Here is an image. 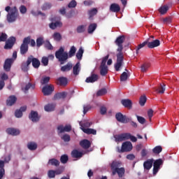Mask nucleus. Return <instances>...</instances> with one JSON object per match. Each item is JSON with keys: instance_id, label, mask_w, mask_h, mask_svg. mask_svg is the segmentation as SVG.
Listing matches in <instances>:
<instances>
[{"instance_id": "obj_31", "label": "nucleus", "mask_w": 179, "mask_h": 179, "mask_svg": "<svg viewBox=\"0 0 179 179\" xmlns=\"http://www.w3.org/2000/svg\"><path fill=\"white\" fill-rule=\"evenodd\" d=\"M68 96L66 92H59L54 96L55 100H60V99H65Z\"/></svg>"}, {"instance_id": "obj_11", "label": "nucleus", "mask_w": 179, "mask_h": 179, "mask_svg": "<svg viewBox=\"0 0 179 179\" xmlns=\"http://www.w3.org/2000/svg\"><path fill=\"white\" fill-rule=\"evenodd\" d=\"M54 85H46L43 87L42 92L43 93L44 96H50V94H52V92H54Z\"/></svg>"}, {"instance_id": "obj_52", "label": "nucleus", "mask_w": 179, "mask_h": 179, "mask_svg": "<svg viewBox=\"0 0 179 179\" xmlns=\"http://www.w3.org/2000/svg\"><path fill=\"white\" fill-rule=\"evenodd\" d=\"M136 118L138 122L141 124L142 125H143V124H145V122H146V119H145V117H142V116H139V115H136Z\"/></svg>"}, {"instance_id": "obj_60", "label": "nucleus", "mask_w": 179, "mask_h": 179, "mask_svg": "<svg viewBox=\"0 0 179 179\" xmlns=\"http://www.w3.org/2000/svg\"><path fill=\"white\" fill-rule=\"evenodd\" d=\"M76 5H78V3H76V1L72 0V1L68 4V7H69V8H76Z\"/></svg>"}, {"instance_id": "obj_22", "label": "nucleus", "mask_w": 179, "mask_h": 179, "mask_svg": "<svg viewBox=\"0 0 179 179\" xmlns=\"http://www.w3.org/2000/svg\"><path fill=\"white\" fill-rule=\"evenodd\" d=\"M121 167V162L120 161H113V162L110 164V169L112 171H115V170H118Z\"/></svg>"}, {"instance_id": "obj_4", "label": "nucleus", "mask_w": 179, "mask_h": 179, "mask_svg": "<svg viewBox=\"0 0 179 179\" xmlns=\"http://www.w3.org/2000/svg\"><path fill=\"white\" fill-rule=\"evenodd\" d=\"M7 40V41H6ZM4 50H12L15 43H16V38L15 36H10L8 39V35L3 32L0 34V43L5 42Z\"/></svg>"}, {"instance_id": "obj_10", "label": "nucleus", "mask_w": 179, "mask_h": 179, "mask_svg": "<svg viewBox=\"0 0 179 179\" xmlns=\"http://www.w3.org/2000/svg\"><path fill=\"white\" fill-rule=\"evenodd\" d=\"M163 164V159H158L155 160L153 163V174L156 176L157 173H159V170H160V166Z\"/></svg>"}, {"instance_id": "obj_58", "label": "nucleus", "mask_w": 179, "mask_h": 179, "mask_svg": "<svg viewBox=\"0 0 179 179\" xmlns=\"http://www.w3.org/2000/svg\"><path fill=\"white\" fill-rule=\"evenodd\" d=\"M100 113L101 115H106V114H107V108H106V106H101Z\"/></svg>"}, {"instance_id": "obj_2", "label": "nucleus", "mask_w": 179, "mask_h": 179, "mask_svg": "<svg viewBox=\"0 0 179 179\" xmlns=\"http://www.w3.org/2000/svg\"><path fill=\"white\" fill-rule=\"evenodd\" d=\"M75 54H76V48H75V46L71 48L69 54L65 52V49L63 47H60L59 49L55 52V55L59 62H60V65H64V64L68 61V58L75 57Z\"/></svg>"}, {"instance_id": "obj_54", "label": "nucleus", "mask_w": 179, "mask_h": 179, "mask_svg": "<svg viewBox=\"0 0 179 179\" xmlns=\"http://www.w3.org/2000/svg\"><path fill=\"white\" fill-rule=\"evenodd\" d=\"M48 176L49 178H55V171L49 170L48 172Z\"/></svg>"}, {"instance_id": "obj_48", "label": "nucleus", "mask_w": 179, "mask_h": 179, "mask_svg": "<svg viewBox=\"0 0 179 179\" xmlns=\"http://www.w3.org/2000/svg\"><path fill=\"white\" fill-rule=\"evenodd\" d=\"M53 38H54V40H55V41H61L62 36H61V34H59L58 32H55L53 34Z\"/></svg>"}, {"instance_id": "obj_44", "label": "nucleus", "mask_w": 179, "mask_h": 179, "mask_svg": "<svg viewBox=\"0 0 179 179\" xmlns=\"http://www.w3.org/2000/svg\"><path fill=\"white\" fill-rule=\"evenodd\" d=\"M145 45H148V40L144 41L143 43L139 44L137 46V48L136 50V55H138V54H139V50H141V48H143V47H145Z\"/></svg>"}, {"instance_id": "obj_53", "label": "nucleus", "mask_w": 179, "mask_h": 179, "mask_svg": "<svg viewBox=\"0 0 179 179\" xmlns=\"http://www.w3.org/2000/svg\"><path fill=\"white\" fill-rule=\"evenodd\" d=\"M42 10H48V9H51V3H45L41 7Z\"/></svg>"}, {"instance_id": "obj_21", "label": "nucleus", "mask_w": 179, "mask_h": 179, "mask_svg": "<svg viewBox=\"0 0 179 179\" xmlns=\"http://www.w3.org/2000/svg\"><path fill=\"white\" fill-rule=\"evenodd\" d=\"M17 98L15 96V95L10 96L6 100V106L9 107H12L15 103H16Z\"/></svg>"}, {"instance_id": "obj_49", "label": "nucleus", "mask_w": 179, "mask_h": 179, "mask_svg": "<svg viewBox=\"0 0 179 179\" xmlns=\"http://www.w3.org/2000/svg\"><path fill=\"white\" fill-rule=\"evenodd\" d=\"M107 93V90L106 88H103L101 90H99L97 92H96V96H104V94H106Z\"/></svg>"}, {"instance_id": "obj_50", "label": "nucleus", "mask_w": 179, "mask_h": 179, "mask_svg": "<svg viewBox=\"0 0 179 179\" xmlns=\"http://www.w3.org/2000/svg\"><path fill=\"white\" fill-rule=\"evenodd\" d=\"M86 30V26L85 25H80L77 27V33H85V31Z\"/></svg>"}, {"instance_id": "obj_64", "label": "nucleus", "mask_w": 179, "mask_h": 179, "mask_svg": "<svg viewBox=\"0 0 179 179\" xmlns=\"http://www.w3.org/2000/svg\"><path fill=\"white\" fill-rule=\"evenodd\" d=\"M163 22L164 24H170V23L171 22V17H168L164 18Z\"/></svg>"}, {"instance_id": "obj_39", "label": "nucleus", "mask_w": 179, "mask_h": 179, "mask_svg": "<svg viewBox=\"0 0 179 179\" xmlns=\"http://www.w3.org/2000/svg\"><path fill=\"white\" fill-rule=\"evenodd\" d=\"M128 78H129V75L128 74L127 72H123L120 75V82H127L128 80Z\"/></svg>"}, {"instance_id": "obj_51", "label": "nucleus", "mask_w": 179, "mask_h": 179, "mask_svg": "<svg viewBox=\"0 0 179 179\" xmlns=\"http://www.w3.org/2000/svg\"><path fill=\"white\" fill-rule=\"evenodd\" d=\"M83 57V49L80 48L76 53V58L77 59H82V57Z\"/></svg>"}, {"instance_id": "obj_12", "label": "nucleus", "mask_w": 179, "mask_h": 179, "mask_svg": "<svg viewBox=\"0 0 179 179\" xmlns=\"http://www.w3.org/2000/svg\"><path fill=\"white\" fill-rule=\"evenodd\" d=\"M57 130L59 134H62L64 132H71V131H72V127L71 124L66 125L64 127L63 125H59L57 127Z\"/></svg>"}, {"instance_id": "obj_19", "label": "nucleus", "mask_w": 179, "mask_h": 179, "mask_svg": "<svg viewBox=\"0 0 179 179\" xmlns=\"http://www.w3.org/2000/svg\"><path fill=\"white\" fill-rule=\"evenodd\" d=\"M147 45L148 48H156V47H159V45H160V41L159 39L154 40L151 42L148 41Z\"/></svg>"}, {"instance_id": "obj_57", "label": "nucleus", "mask_w": 179, "mask_h": 179, "mask_svg": "<svg viewBox=\"0 0 179 179\" xmlns=\"http://www.w3.org/2000/svg\"><path fill=\"white\" fill-rule=\"evenodd\" d=\"M41 63L44 66H47L48 65V57H43L41 59Z\"/></svg>"}, {"instance_id": "obj_13", "label": "nucleus", "mask_w": 179, "mask_h": 179, "mask_svg": "<svg viewBox=\"0 0 179 179\" xmlns=\"http://www.w3.org/2000/svg\"><path fill=\"white\" fill-rule=\"evenodd\" d=\"M128 136H129L128 133H123L115 136V139L116 142H123V141H128Z\"/></svg>"}, {"instance_id": "obj_18", "label": "nucleus", "mask_w": 179, "mask_h": 179, "mask_svg": "<svg viewBox=\"0 0 179 179\" xmlns=\"http://www.w3.org/2000/svg\"><path fill=\"white\" fill-rule=\"evenodd\" d=\"M121 104H122V106H124L125 108H128L129 110H131V108H132V101H131V99H122Z\"/></svg>"}, {"instance_id": "obj_7", "label": "nucleus", "mask_w": 179, "mask_h": 179, "mask_svg": "<svg viewBox=\"0 0 179 179\" xmlns=\"http://www.w3.org/2000/svg\"><path fill=\"white\" fill-rule=\"evenodd\" d=\"M132 150V143L131 141H125L122 144V148L117 147V152L119 153H124V152H131Z\"/></svg>"}, {"instance_id": "obj_33", "label": "nucleus", "mask_w": 179, "mask_h": 179, "mask_svg": "<svg viewBox=\"0 0 179 179\" xmlns=\"http://www.w3.org/2000/svg\"><path fill=\"white\" fill-rule=\"evenodd\" d=\"M83 132L87 134V135H96V134H97V131L94 129L83 128Z\"/></svg>"}, {"instance_id": "obj_27", "label": "nucleus", "mask_w": 179, "mask_h": 179, "mask_svg": "<svg viewBox=\"0 0 179 179\" xmlns=\"http://www.w3.org/2000/svg\"><path fill=\"white\" fill-rule=\"evenodd\" d=\"M73 68L72 63L68 62L66 65L62 66L60 69L62 72H69Z\"/></svg>"}, {"instance_id": "obj_36", "label": "nucleus", "mask_w": 179, "mask_h": 179, "mask_svg": "<svg viewBox=\"0 0 179 179\" xmlns=\"http://www.w3.org/2000/svg\"><path fill=\"white\" fill-rule=\"evenodd\" d=\"M97 8H94L90 10H88V16H89V19L90 20H92V19H93V16H96V15H97Z\"/></svg>"}, {"instance_id": "obj_47", "label": "nucleus", "mask_w": 179, "mask_h": 179, "mask_svg": "<svg viewBox=\"0 0 179 179\" xmlns=\"http://www.w3.org/2000/svg\"><path fill=\"white\" fill-rule=\"evenodd\" d=\"M146 100H148V99L145 95H143L140 97L139 104L140 106H141V107H143V106H145V104L146 103Z\"/></svg>"}, {"instance_id": "obj_56", "label": "nucleus", "mask_w": 179, "mask_h": 179, "mask_svg": "<svg viewBox=\"0 0 179 179\" xmlns=\"http://www.w3.org/2000/svg\"><path fill=\"white\" fill-rule=\"evenodd\" d=\"M62 141L64 142H70L71 141V136L69 134H64L63 136L62 137Z\"/></svg>"}, {"instance_id": "obj_20", "label": "nucleus", "mask_w": 179, "mask_h": 179, "mask_svg": "<svg viewBox=\"0 0 179 179\" xmlns=\"http://www.w3.org/2000/svg\"><path fill=\"white\" fill-rule=\"evenodd\" d=\"M80 146H81L83 149H89V148L92 146V143L87 139H84L80 142Z\"/></svg>"}, {"instance_id": "obj_62", "label": "nucleus", "mask_w": 179, "mask_h": 179, "mask_svg": "<svg viewBox=\"0 0 179 179\" xmlns=\"http://www.w3.org/2000/svg\"><path fill=\"white\" fill-rule=\"evenodd\" d=\"M128 139H130L131 142H136L138 141V138L134 136L131 135V134L128 133Z\"/></svg>"}, {"instance_id": "obj_42", "label": "nucleus", "mask_w": 179, "mask_h": 179, "mask_svg": "<svg viewBox=\"0 0 179 179\" xmlns=\"http://www.w3.org/2000/svg\"><path fill=\"white\" fill-rule=\"evenodd\" d=\"M93 123L92 122H87L85 121L83 123H80V126L81 129L83 130V128H89L92 126Z\"/></svg>"}, {"instance_id": "obj_23", "label": "nucleus", "mask_w": 179, "mask_h": 179, "mask_svg": "<svg viewBox=\"0 0 179 179\" xmlns=\"http://www.w3.org/2000/svg\"><path fill=\"white\" fill-rule=\"evenodd\" d=\"M35 87L36 85L31 84V83H28L24 87H22V90L24 92V93H27L30 89L34 90Z\"/></svg>"}, {"instance_id": "obj_59", "label": "nucleus", "mask_w": 179, "mask_h": 179, "mask_svg": "<svg viewBox=\"0 0 179 179\" xmlns=\"http://www.w3.org/2000/svg\"><path fill=\"white\" fill-rule=\"evenodd\" d=\"M149 64H144L141 66V72H146L148 69H149Z\"/></svg>"}, {"instance_id": "obj_32", "label": "nucleus", "mask_w": 179, "mask_h": 179, "mask_svg": "<svg viewBox=\"0 0 179 179\" xmlns=\"http://www.w3.org/2000/svg\"><path fill=\"white\" fill-rule=\"evenodd\" d=\"M49 27L52 29V30H55L57 27H62V22L58 21L55 22H51L49 24Z\"/></svg>"}, {"instance_id": "obj_43", "label": "nucleus", "mask_w": 179, "mask_h": 179, "mask_svg": "<svg viewBox=\"0 0 179 179\" xmlns=\"http://www.w3.org/2000/svg\"><path fill=\"white\" fill-rule=\"evenodd\" d=\"M162 150H163V148H162V146L160 145H157L152 149V152L155 155H159V153H162Z\"/></svg>"}, {"instance_id": "obj_1", "label": "nucleus", "mask_w": 179, "mask_h": 179, "mask_svg": "<svg viewBox=\"0 0 179 179\" xmlns=\"http://www.w3.org/2000/svg\"><path fill=\"white\" fill-rule=\"evenodd\" d=\"M124 41H125V36L122 35L118 36L116 40L115 41V44L117 45V54L116 55L117 60L116 63L115 64V69L116 72H120L121 66L124 64V54L122 53V50H124Z\"/></svg>"}, {"instance_id": "obj_29", "label": "nucleus", "mask_w": 179, "mask_h": 179, "mask_svg": "<svg viewBox=\"0 0 179 179\" xmlns=\"http://www.w3.org/2000/svg\"><path fill=\"white\" fill-rule=\"evenodd\" d=\"M71 156L74 159H80L83 156V152H79L78 150H73L71 152Z\"/></svg>"}, {"instance_id": "obj_8", "label": "nucleus", "mask_w": 179, "mask_h": 179, "mask_svg": "<svg viewBox=\"0 0 179 179\" xmlns=\"http://www.w3.org/2000/svg\"><path fill=\"white\" fill-rule=\"evenodd\" d=\"M115 118L118 122H121L122 124H128V122H131V118L127 117V115H124L121 113H116Z\"/></svg>"}, {"instance_id": "obj_25", "label": "nucleus", "mask_w": 179, "mask_h": 179, "mask_svg": "<svg viewBox=\"0 0 179 179\" xmlns=\"http://www.w3.org/2000/svg\"><path fill=\"white\" fill-rule=\"evenodd\" d=\"M121 10V7H120V5L113 3L110 6V11L114 12L115 13H118Z\"/></svg>"}, {"instance_id": "obj_16", "label": "nucleus", "mask_w": 179, "mask_h": 179, "mask_svg": "<svg viewBox=\"0 0 179 179\" xmlns=\"http://www.w3.org/2000/svg\"><path fill=\"white\" fill-rule=\"evenodd\" d=\"M6 132L8 135H12L13 136H17V135L20 134V131H19V129H15V128H8L6 130Z\"/></svg>"}, {"instance_id": "obj_41", "label": "nucleus", "mask_w": 179, "mask_h": 179, "mask_svg": "<svg viewBox=\"0 0 179 179\" xmlns=\"http://www.w3.org/2000/svg\"><path fill=\"white\" fill-rule=\"evenodd\" d=\"M27 148L29 150H36V149H37V143L34 142H29L27 144Z\"/></svg>"}, {"instance_id": "obj_37", "label": "nucleus", "mask_w": 179, "mask_h": 179, "mask_svg": "<svg viewBox=\"0 0 179 179\" xmlns=\"http://www.w3.org/2000/svg\"><path fill=\"white\" fill-rule=\"evenodd\" d=\"M44 108L45 111H54L55 110V104L48 103V105L45 106Z\"/></svg>"}, {"instance_id": "obj_9", "label": "nucleus", "mask_w": 179, "mask_h": 179, "mask_svg": "<svg viewBox=\"0 0 179 179\" xmlns=\"http://www.w3.org/2000/svg\"><path fill=\"white\" fill-rule=\"evenodd\" d=\"M28 64H32V66L35 68V69H38L41 65L40 60L33 55L28 57Z\"/></svg>"}, {"instance_id": "obj_5", "label": "nucleus", "mask_w": 179, "mask_h": 179, "mask_svg": "<svg viewBox=\"0 0 179 179\" xmlns=\"http://www.w3.org/2000/svg\"><path fill=\"white\" fill-rule=\"evenodd\" d=\"M109 57H110V55H108L106 57H104L103 58H102V62L99 66L100 75L101 76H106V75H107V73H108V66H107V65H106V64H107V61L108 60Z\"/></svg>"}, {"instance_id": "obj_14", "label": "nucleus", "mask_w": 179, "mask_h": 179, "mask_svg": "<svg viewBox=\"0 0 179 179\" xmlns=\"http://www.w3.org/2000/svg\"><path fill=\"white\" fill-rule=\"evenodd\" d=\"M99 80V75L92 73L90 77H87L85 80L86 83H94Z\"/></svg>"}, {"instance_id": "obj_61", "label": "nucleus", "mask_w": 179, "mask_h": 179, "mask_svg": "<svg viewBox=\"0 0 179 179\" xmlns=\"http://www.w3.org/2000/svg\"><path fill=\"white\" fill-rule=\"evenodd\" d=\"M92 108V106L90 105H87L83 106V114H86L87 111H89Z\"/></svg>"}, {"instance_id": "obj_30", "label": "nucleus", "mask_w": 179, "mask_h": 179, "mask_svg": "<svg viewBox=\"0 0 179 179\" xmlns=\"http://www.w3.org/2000/svg\"><path fill=\"white\" fill-rule=\"evenodd\" d=\"M30 65V63H29V58H27V62H24L21 64V69L23 72H28L29 67V66Z\"/></svg>"}, {"instance_id": "obj_34", "label": "nucleus", "mask_w": 179, "mask_h": 179, "mask_svg": "<svg viewBox=\"0 0 179 179\" xmlns=\"http://www.w3.org/2000/svg\"><path fill=\"white\" fill-rule=\"evenodd\" d=\"M155 90L159 93L160 94H163L164 92H166V85L164 84H160V85L158 87V88H155Z\"/></svg>"}, {"instance_id": "obj_28", "label": "nucleus", "mask_w": 179, "mask_h": 179, "mask_svg": "<svg viewBox=\"0 0 179 179\" xmlns=\"http://www.w3.org/2000/svg\"><path fill=\"white\" fill-rule=\"evenodd\" d=\"M80 72V62H77L73 67V73L75 76H78Z\"/></svg>"}, {"instance_id": "obj_6", "label": "nucleus", "mask_w": 179, "mask_h": 179, "mask_svg": "<svg viewBox=\"0 0 179 179\" xmlns=\"http://www.w3.org/2000/svg\"><path fill=\"white\" fill-rule=\"evenodd\" d=\"M29 44H30V36H27L23 39L22 43L20 48V54L24 55L29 51Z\"/></svg>"}, {"instance_id": "obj_46", "label": "nucleus", "mask_w": 179, "mask_h": 179, "mask_svg": "<svg viewBox=\"0 0 179 179\" xmlns=\"http://www.w3.org/2000/svg\"><path fill=\"white\" fill-rule=\"evenodd\" d=\"M68 160H69V158L66 155H63L60 157V162L62 164H66V163H68Z\"/></svg>"}, {"instance_id": "obj_38", "label": "nucleus", "mask_w": 179, "mask_h": 179, "mask_svg": "<svg viewBox=\"0 0 179 179\" xmlns=\"http://www.w3.org/2000/svg\"><path fill=\"white\" fill-rule=\"evenodd\" d=\"M169 10V6H162L159 8V13H161L162 15H166V13H167V11Z\"/></svg>"}, {"instance_id": "obj_35", "label": "nucleus", "mask_w": 179, "mask_h": 179, "mask_svg": "<svg viewBox=\"0 0 179 179\" xmlns=\"http://www.w3.org/2000/svg\"><path fill=\"white\" fill-rule=\"evenodd\" d=\"M96 29H97V24L96 23L90 24L87 29L88 34H93V32L94 31V30H96Z\"/></svg>"}, {"instance_id": "obj_3", "label": "nucleus", "mask_w": 179, "mask_h": 179, "mask_svg": "<svg viewBox=\"0 0 179 179\" xmlns=\"http://www.w3.org/2000/svg\"><path fill=\"white\" fill-rule=\"evenodd\" d=\"M5 10L8 13L7 14V22H8V23L16 22V20L19 17L17 8H16V6L10 8V6H8L5 8Z\"/></svg>"}, {"instance_id": "obj_40", "label": "nucleus", "mask_w": 179, "mask_h": 179, "mask_svg": "<svg viewBox=\"0 0 179 179\" xmlns=\"http://www.w3.org/2000/svg\"><path fill=\"white\" fill-rule=\"evenodd\" d=\"M48 164H50V166H55V167H58V166H59V161L56 159H50L48 161Z\"/></svg>"}, {"instance_id": "obj_24", "label": "nucleus", "mask_w": 179, "mask_h": 179, "mask_svg": "<svg viewBox=\"0 0 179 179\" xmlns=\"http://www.w3.org/2000/svg\"><path fill=\"white\" fill-rule=\"evenodd\" d=\"M57 85H59V86H66V85H68V79L65 77H60L57 79Z\"/></svg>"}, {"instance_id": "obj_63", "label": "nucleus", "mask_w": 179, "mask_h": 179, "mask_svg": "<svg viewBox=\"0 0 179 179\" xmlns=\"http://www.w3.org/2000/svg\"><path fill=\"white\" fill-rule=\"evenodd\" d=\"M50 77H44L42 80H41V83L42 85H45L47 83H48V82H50Z\"/></svg>"}, {"instance_id": "obj_45", "label": "nucleus", "mask_w": 179, "mask_h": 179, "mask_svg": "<svg viewBox=\"0 0 179 179\" xmlns=\"http://www.w3.org/2000/svg\"><path fill=\"white\" fill-rule=\"evenodd\" d=\"M44 44V38L39 37L36 39V47L40 48Z\"/></svg>"}, {"instance_id": "obj_17", "label": "nucleus", "mask_w": 179, "mask_h": 179, "mask_svg": "<svg viewBox=\"0 0 179 179\" xmlns=\"http://www.w3.org/2000/svg\"><path fill=\"white\" fill-rule=\"evenodd\" d=\"M13 62V59H6V61L4 62L3 68L6 72H9V71H10V68L12 67Z\"/></svg>"}, {"instance_id": "obj_55", "label": "nucleus", "mask_w": 179, "mask_h": 179, "mask_svg": "<svg viewBox=\"0 0 179 179\" xmlns=\"http://www.w3.org/2000/svg\"><path fill=\"white\" fill-rule=\"evenodd\" d=\"M15 116L16 117V118H22V117H23V113L22 112V110H16L15 112Z\"/></svg>"}, {"instance_id": "obj_26", "label": "nucleus", "mask_w": 179, "mask_h": 179, "mask_svg": "<svg viewBox=\"0 0 179 179\" xmlns=\"http://www.w3.org/2000/svg\"><path fill=\"white\" fill-rule=\"evenodd\" d=\"M153 166V159H148L143 163V167L145 170H150Z\"/></svg>"}, {"instance_id": "obj_15", "label": "nucleus", "mask_w": 179, "mask_h": 179, "mask_svg": "<svg viewBox=\"0 0 179 179\" xmlns=\"http://www.w3.org/2000/svg\"><path fill=\"white\" fill-rule=\"evenodd\" d=\"M29 118L31 120V121H32V122H37L40 120L38 117V113L34 110L31 111V113L29 115Z\"/></svg>"}]
</instances>
